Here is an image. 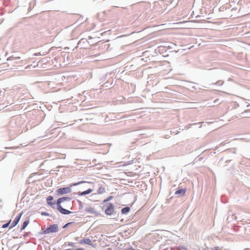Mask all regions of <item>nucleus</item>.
Masks as SVG:
<instances>
[{"mask_svg":"<svg viewBox=\"0 0 250 250\" xmlns=\"http://www.w3.org/2000/svg\"><path fill=\"white\" fill-rule=\"evenodd\" d=\"M53 197L52 196H49L46 198V202L48 204H49L50 202H53Z\"/></svg>","mask_w":250,"mask_h":250,"instance_id":"nucleus-13","label":"nucleus"},{"mask_svg":"<svg viewBox=\"0 0 250 250\" xmlns=\"http://www.w3.org/2000/svg\"><path fill=\"white\" fill-rule=\"evenodd\" d=\"M77 202L79 203V209H82L83 208V203L81 201L78 200H77Z\"/></svg>","mask_w":250,"mask_h":250,"instance_id":"nucleus-15","label":"nucleus"},{"mask_svg":"<svg viewBox=\"0 0 250 250\" xmlns=\"http://www.w3.org/2000/svg\"><path fill=\"white\" fill-rule=\"evenodd\" d=\"M65 250H73L72 249H66Z\"/></svg>","mask_w":250,"mask_h":250,"instance_id":"nucleus-26","label":"nucleus"},{"mask_svg":"<svg viewBox=\"0 0 250 250\" xmlns=\"http://www.w3.org/2000/svg\"><path fill=\"white\" fill-rule=\"evenodd\" d=\"M75 250H84L83 248H78L75 249Z\"/></svg>","mask_w":250,"mask_h":250,"instance_id":"nucleus-24","label":"nucleus"},{"mask_svg":"<svg viewBox=\"0 0 250 250\" xmlns=\"http://www.w3.org/2000/svg\"><path fill=\"white\" fill-rule=\"evenodd\" d=\"M11 222V220H10L7 223L3 224L2 226V228L3 229L7 228L10 225Z\"/></svg>","mask_w":250,"mask_h":250,"instance_id":"nucleus-14","label":"nucleus"},{"mask_svg":"<svg viewBox=\"0 0 250 250\" xmlns=\"http://www.w3.org/2000/svg\"><path fill=\"white\" fill-rule=\"evenodd\" d=\"M176 46V44L172 43L171 45L168 46V48L169 49H173L174 47Z\"/></svg>","mask_w":250,"mask_h":250,"instance_id":"nucleus-21","label":"nucleus"},{"mask_svg":"<svg viewBox=\"0 0 250 250\" xmlns=\"http://www.w3.org/2000/svg\"><path fill=\"white\" fill-rule=\"evenodd\" d=\"M29 222V219H27V220H26L24 221V222L23 223V224L22 225V226H21V231H22V230H23V229H25V228L28 225Z\"/></svg>","mask_w":250,"mask_h":250,"instance_id":"nucleus-11","label":"nucleus"},{"mask_svg":"<svg viewBox=\"0 0 250 250\" xmlns=\"http://www.w3.org/2000/svg\"><path fill=\"white\" fill-rule=\"evenodd\" d=\"M105 188L103 187H102L101 186L98 191H97V192L99 194H103L104 193V192H105Z\"/></svg>","mask_w":250,"mask_h":250,"instance_id":"nucleus-12","label":"nucleus"},{"mask_svg":"<svg viewBox=\"0 0 250 250\" xmlns=\"http://www.w3.org/2000/svg\"><path fill=\"white\" fill-rule=\"evenodd\" d=\"M83 39H82L79 42H78V44H79L83 40Z\"/></svg>","mask_w":250,"mask_h":250,"instance_id":"nucleus-28","label":"nucleus"},{"mask_svg":"<svg viewBox=\"0 0 250 250\" xmlns=\"http://www.w3.org/2000/svg\"><path fill=\"white\" fill-rule=\"evenodd\" d=\"M224 83V82L221 81H218L216 82L215 84H217L218 85H222Z\"/></svg>","mask_w":250,"mask_h":250,"instance_id":"nucleus-20","label":"nucleus"},{"mask_svg":"<svg viewBox=\"0 0 250 250\" xmlns=\"http://www.w3.org/2000/svg\"><path fill=\"white\" fill-rule=\"evenodd\" d=\"M105 214L107 215L112 216L116 214L114 209V206L112 203H109L107 208L104 211Z\"/></svg>","mask_w":250,"mask_h":250,"instance_id":"nucleus-4","label":"nucleus"},{"mask_svg":"<svg viewBox=\"0 0 250 250\" xmlns=\"http://www.w3.org/2000/svg\"><path fill=\"white\" fill-rule=\"evenodd\" d=\"M213 250H221L219 249V248L218 247H215V248H214V249Z\"/></svg>","mask_w":250,"mask_h":250,"instance_id":"nucleus-25","label":"nucleus"},{"mask_svg":"<svg viewBox=\"0 0 250 250\" xmlns=\"http://www.w3.org/2000/svg\"><path fill=\"white\" fill-rule=\"evenodd\" d=\"M86 183H87V182L86 181H81V182H79L78 183H73V184H71L70 186V187H63V188H58L56 192L59 195H63L65 194L69 193L71 192V187L78 186L81 184Z\"/></svg>","mask_w":250,"mask_h":250,"instance_id":"nucleus-2","label":"nucleus"},{"mask_svg":"<svg viewBox=\"0 0 250 250\" xmlns=\"http://www.w3.org/2000/svg\"><path fill=\"white\" fill-rule=\"evenodd\" d=\"M113 196H110L108 197H107L106 199H104V203L107 202L109 201L110 200H111L112 199H113Z\"/></svg>","mask_w":250,"mask_h":250,"instance_id":"nucleus-16","label":"nucleus"},{"mask_svg":"<svg viewBox=\"0 0 250 250\" xmlns=\"http://www.w3.org/2000/svg\"><path fill=\"white\" fill-rule=\"evenodd\" d=\"M85 210L89 213H93L95 214L97 213V211L95 210V208L91 206H87L85 208Z\"/></svg>","mask_w":250,"mask_h":250,"instance_id":"nucleus-9","label":"nucleus"},{"mask_svg":"<svg viewBox=\"0 0 250 250\" xmlns=\"http://www.w3.org/2000/svg\"><path fill=\"white\" fill-rule=\"evenodd\" d=\"M22 213H23V212H21L20 213H19L18 216H16V217L15 218L14 220L12 222L11 225L10 226V228H9L10 229L14 228L19 223V222L21 219V218L22 215Z\"/></svg>","mask_w":250,"mask_h":250,"instance_id":"nucleus-5","label":"nucleus"},{"mask_svg":"<svg viewBox=\"0 0 250 250\" xmlns=\"http://www.w3.org/2000/svg\"><path fill=\"white\" fill-rule=\"evenodd\" d=\"M186 192V189L185 188L179 189L175 191V194L178 197H180L184 196Z\"/></svg>","mask_w":250,"mask_h":250,"instance_id":"nucleus-7","label":"nucleus"},{"mask_svg":"<svg viewBox=\"0 0 250 250\" xmlns=\"http://www.w3.org/2000/svg\"><path fill=\"white\" fill-rule=\"evenodd\" d=\"M24 236H28V233H26V234L24 235Z\"/></svg>","mask_w":250,"mask_h":250,"instance_id":"nucleus-29","label":"nucleus"},{"mask_svg":"<svg viewBox=\"0 0 250 250\" xmlns=\"http://www.w3.org/2000/svg\"><path fill=\"white\" fill-rule=\"evenodd\" d=\"M67 245H68V246L72 247H75L76 246L75 243H74L73 242H68Z\"/></svg>","mask_w":250,"mask_h":250,"instance_id":"nucleus-18","label":"nucleus"},{"mask_svg":"<svg viewBox=\"0 0 250 250\" xmlns=\"http://www.w3.org/2000/svg\"><path fill=\"white\" fill-rule=\"evenodd\" d=\"M34 55L36 56L38 55V53H35Z\"/></svg>","mask_w":250,"mask_h":250,"instance_id":"nucleus-27","label":"nucleus"},{"mask_svg":"<svg viewBox=\"0 0 250 250\" xmlns=\"http://www.w3.org/2000/svg\"><path fill=\"white\" fill-rule=\"evenodd\" d=\"M93 191V189L91 188H88V189L83 191V192H79L78 193H74L75 194H78L79 196H83L88 194H90Z\"/></svg>","mask_w":250,"mask_h":250,"instance_id":"nucleus-8","label":"nucleus"},{"mask_svg":"<svg viewBox=\"0 0 250 250\" xmlns=\"http://www.w3.org/2000/svg\"><path fill=\"white\" fill-rule=\"evenodd\" d=\"M59 231L58 225L57 224L50 225L45 230L40 233V234H48L51 232H56Z\"/></svg>","mask_w":250,"mask_h":250,"instance_id":"nucleus-3","label":"nucleus"},{"mask_svg":"<svg viewBox=\"0 0 250 250\" xmlns=\"http://www.w3.org/2000/svg\"><path fill=\"white\" fill-rule=\"evenodd\" d=\"M72 223H73V222H72L67 223H66V224H65V225L62 227V228H63V229H65V228H67L69 225H70L72 224Z\"/></svg>","mask_w":250,"mask_h":250,"instance_id":"nucleus-19","label":"nucleus"},{"mask_svg":"<svg viewBox=\"0 0 250 250\" xmlns=\"http://www.w3.org/2000/svg\"><path fill=\"white\" fill-rule=\"evenodd\" d=\"M41 214L42 215H44V216H50V214L48 212H42L41 213Z\"/></svg>","mask_w":250,"mask_h":250,"instance_id":"nucleus-22","label":"nucleus"},{"mask_svg":"<svg viewBox=\"0 0 250 250\" xmlns=\"http://www.w3.org/2000/svg\"><path fill=\"white\" fill-rule=\"evenodd\" d=\"M130 210L129 207H126L121 209V212L123 214H127L129 212Z\"/></svg>","mask_w":250,"mask_h":250,"instance_id":"nucleus-10","label":"nucleus"},{"mask_svg":"<svg viewBox=\"0 0 250 250\" xmlns=\"http://www.w3.org/2000/svg\"><path fill=\"white\" fill-rule=\"evenodd\" d=\"M20 59V57H12L11 60H15L16 59Z\"/></svg>","mask_w":250,"mask_h":250,"instance_id":"nucleus-23","label":"nucleus"},{"mask_svg":"<svg viewBox=\"0 0 250 250\" xmlns=\"http://www.w3.org/2000/svg\"><path fill=\"white\" fill-rule=\"evenodd\" d=\"M71 199L72 198L69 197H62L59 198L56 201L57 210H59L60 213L64 215H67L71 213V211L64 208L61 205L62 203H63L64 201L67 202L69 203V205L68 206H64L67 208L70 207V209H72L73 203L71 202Z\"/></svg>","mask_w":250,"mask_h":250,"instance_id":"nucleus-1","label":"nucleus"},{"mask_svg":"<svg viewBox=\"0 0 250 250\" xmlns=\"http://www.w3.org/2000/svg\"><path fill=\"white\" fill-rule=\"evenodd\" d=\"M80 243L81 244H87L88 245L92 246L93 248L96 247V244H93L91 242V240L89 238H85V239H83L81 240Z\"/></svg>","mask_w":250,"mask_h":250,"instance_id":"nucleus-6","label":"nucleus"},{"mask_svg":"<svg viewBox=\"0 0 250 250\" xmlns=\"http://www.w3.org/2000/svg\"><path fill=\"white\" fill-rule=\"evenodd\" d=\"M55 204H56V202H50L49 204H48L52 208H55Z\"/></svg>","mask_w":250,"mask_h":250,"instance_id":"nucleus-17","label":"nucleus"}]
</instances>
